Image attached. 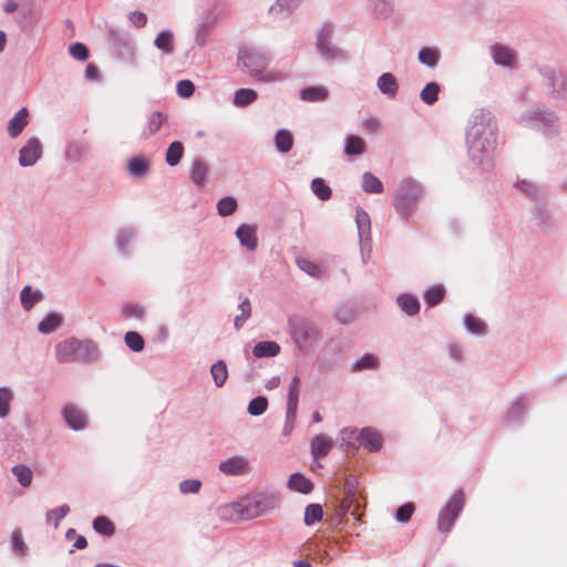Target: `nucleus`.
Returning a JSON list of instances; mask_svg holds the SVG:
<instances>
[{
  "label": "nucleus",
  "instance_id": "nucleus-1",
  "mask_svg": "<svg viewBox=\"0 0 567 567\" xmlns=\"http://www.w3.org/2000/svg\"><path fill=\"white\" fill-rule=\"evenodd\" d=\"M497 123L485 109L475 110L466 125L465 142L470 161L482 171L493 167L492 154L497 146Z\"/></svg>",
  "mask_w": 567,
  "mask_h": 567
},
{
  "label": "nucleus",
  "instance_id": "nucleus-2",
  "mask_svg": "<svg viewBox=\"0 0 567 567\" xmlns=\"http://www.w3.org/2000/svg\"><path fill=\"white\" fill-rule=\"evenodd\" d=\"M54 355L59 363H89L99 360L100 349L92 340L69 338L55 344Z\"/></svg>",
  "mask_w": 567,
  "mask_h": 567
},
{
  "label": "nucleus",
  "instance_id": "nucleus-3",
  "mask_svg": "<svg viewBox=\"0 0 567 567\" xmlns=\"http://www.w3.org/2000/svg\"><path fill=\"white\" fill-rule=\"evenodd\" d=\"M424 190L419 181L413 177L403 178L395 190L393 206L396 213L408 219L415 210Z\"/></svg>",
  "mask_w": 567,
  "mask_h": 567
},
{
  "label": "nucleus",
  "instance_id": "nucleus-4",
  "mask_svg": "<svg viewBox=\"0 0 567 567\" xmlns=\"http://www.w3.org/2000/svg\"><path fill=\"white\" fill-rule=\"evenodd\" d=\"M518 123L525 127L536 130L547 137L555 136L559 132L558 116L548 109L526 110L519 115Z\"/></svg>",
  "mask_w": 567,
  "mask_h": 567
},
{
  "label": "nucleus",
  "instance_id": "nucleus-5",
  "mask_svg": "<svg viewBox=\"0 0 567 567\" xmlns=\"http://www.w3.org/2000/svg\"><path fill=\"white\" fill-rule=\"evenodd\" d=\"M540 85L548 97L567 101V71L557 66L542 64L536 68Z\"/></svg>",
  "mask_w": 567,
  "mask_h": 567
},
{
  "label": "nucleus",
  "instance_id": "nucleus-6",
  "mask_svg": "<svg viewBox=\"0 0 567 567\" xmlns=\"http://www.w3.org/2000/svg\"><path fill=\"white\" fill-rule=\"evenodd\" d=\"M279 506L280 498L276 494H257L237 503L236 512L241 519L248 520L275 511Z\"/></svg>",
  "mask_w": 567,
  "mask_h": 567
},
{
  "label": "nucleus",
  "instance_id": "nucleus-7",
  "mask_svg": "<svg viewBox=\"0 0 567 567\" xmlns=\"http://www.w3.org/2000/svg\"><path fill=\"white\" fill-rule=\"evenodd\" d=\"M291 338L301 351H309L319 340L320 329L310 319H296L290 323Z\"/></svg>",
  "mask_w": 567,
  "mask_h": 567
},
{
  "label": "nucleus",
  "instance_id": "nucleus-8",
  "mask_svg": "<svg viewBox=\"0 0 567 567\" xmlns=\"http://www.w3.org/2000/svg\"><path fill=\"white\" fill-rule=\"evenodd\" d=\"M270 60L268 53L262 50L243 48L238 51L237 65L256 80L261 71L268 68Z\"/></svg>",
  "mask_w": 567,
  "mask_h": 567
},
{
  "label": "nucleus",
  "instance_id": "nucleus-9",
  "mask_svg": "<svg viewBox=\"0 0 567 567\" xmlns=\"http://www.w3.org/2000/svg\"><path fill=\"white\" fill-rule=\"evenodd\" d=\"M464 505V492L462 489L455 491L439 514L437 529L442 533H449L462 513Z\"/></svg>",
  "mask_w": 567,
  "mask_h": 567
},
{
  "label": "nucleus",
  "instance_id": "nucleus-10",
  "mask_svg": "<svg viewBox=\"0 0 567 567\" xmlns=\"http://www.w3.org/2000/svg\"><path fill=\"white\" fill-rule=\"evenodd\" d=\"M301 380L293 375L290 380L287 393L286 420L282 429V435L289 436L295 427L299 404Z\"/></svg>",
  "mask_w": 567,
  "mask_h": 567
},
{
  "label": "nucleus",
  "instance_id": "nucleus-11",
  "mask_svg": "<svg viewBox=\"0 0 567 567\" xmlns=\"http://www.w3.org/2000/svg\"><path fill=\"white\" fill-rule=\"evenodd\" d=\"M316 47L321 56L328 61H346L349 56L344 50L336 47L331 42V30L329 27H324L319 31Z\"/></svg>",
  "mask_w": 567,
  "mask_h": 567
},
{
  "label": "nucleus",
  "instance_id": "nucleus-12",
  "mask_svg": "<svg viewBox=\"0 0 567 567\" xmlns=\"http://www.w3.org/2000/svg\"><path fill=\"white\" fill-rule=\"evenodd\" d=\"M62 417L66 425L75 431H83L87 426L86 413L75 404L68 403L61 410Z\"/></svg>",
  "mask_w": 567,
  "mask_h": 567
},
{
  "label": "nucleus",
  "instance_id": "nucleus-13",
  "mask_svg": "<svg viewBox=\"0 0 567 567\" xmlns=\"http://www.w3.org/2000/svg\"><path fill=\"white\" fill-rule=\"evenodd\" d=\"M43 147L38 137L28 140L24 146L19 151V164L22 167L33 166L42 156Z\"/></svg>",
  "mask_w": 567,
  "mask_h": 567
},
{
  "label": "nucleus",
  "instance_id": "nucleus-14",
  "mask_svg": "<svg viewBox=\"0 0 567 567\" xmlns=\"http://www.w3.org/2000/svg\"><path fill=\"white\" fill-rule=\"evenodd\" d=\"M217 21L216 13L207 9L205 10L195 27V43L203 48L208 43L209 32L208 29L212 28Z\"/></svg>",
  "mask_w": 567,
  "mask_h": 567
},
{
  "label": "nucleus",
  "instance_id": "nucleus-15",
  "mask_svg": "<svg viewBox=\"0 0 567 567\" xmlns=\"http://www.w3.org/2000/svg\"><path fill=\"white\" fill-rule=\"evenodd\" d=\"M532 218L535 225L544 233H549L556 227V219L551 210L545 204H535L532 208Z\"/></svg>",
  "mask_w": 567,
  "mask_h": 567
},
{
  "label": "nucleus",
  "instance_id": "nucleus-16",
  "mask_svg": "<svg viewBox=\"0 0 567 567\" xmlns=\"http://www.w3.org/2000/svg\"><path fill=\"white\" fill-rule=\"evenodd\" d=\"M355 224L360 241L361 255L371 241V220L369 214L361 207L355 209Z\"/></svg>",
  "mask_w": 567,
  "mask_h": 567
},
{
  "label": "nucleus",
  "instance_id": "nucleus-17",
  "mask_svg": "<svg viewBox=\"0 0 567 567\" xmlns=\"http://www.w3.org/2000/svg\"><path fill=\"white\" fill-rule=\"evenodd\" d=\"M250 462L244 455H235L219 463L218 470L230 476L244 475L249 471Z\"/></svg>",
  "mask_w": 567,
  "mask_h": 567
},
{
  "label": "nucleus",
  "instance_id": "nucleus-18",
  "mask_svg": "<svg viewBox=\"0 0 567 567\" xmlns=\"http://www.w3.org/2000/svg\"><path fill=\"white\" fill-rule=\"evenodd\" d=\"M358 442L369 452H379L383 446V439L381 433L370 426L363 427L359 432Z\"/></svg>",
  "mask_w": 567,
  "mask_h": 567
},
{
  "label": "nucleus",
  "instance_id": "nucleus-19",
  "mask_svg": "<svg viewBox=\"0 0 567 567\" xmlns=\"http://www.w3.org/2000/svg\"><path fill=\"white\" fill-rule=\"evenodd\" d=\"M137 237V229L127 227L118 230L116 234V248L123 256H128L132 251V244Z\"/></svg>",
  "mask_w": 567,
  "mask_h": 567
},
{
  "label": "nucleus",
  "instance_id": "nucleus-20",
  "mask_svg": "<svg viewBox=\"0 0 567 567\" xmlns=\"http://www.w3.org/2000/svg\"><path fill=\"white\" fill-rule=\"evenodd\" d=\"M236 237L240 245L249 251L256 250L258 246V239L256 235V228L248 224H241L236 229Z\"/></svg>",
  "mask_w": 567,
  "mask_h": 567
},
{
  "label": "nucleus",
  "instance_id": "nucleus-21",
  "mask_svg": "<svg viewBox=\"0 0 567 567\" xmlns=\"http://www.w3.org/2000/svg\"><path fill=\"white\" fill-rule=\"evenodd\" d=\"M333 446L332 440L324 435V434H318L316 435L310 443V452L312 458L319 460L321 457H324L329 454Z\"/></svg>",
  "mask_w": 567,
  "mask_h": 567
},
{
  "label": "nucleus",
  "instance_id": "nucleus-22",
  "mask_svg": "<svg viewBox=\"0 0 567 567\" xmlns=\"http://www.w3.org/2000/svg\"><path fill=\"white\" fill-rule=\"evenodd\" d=\"M28 115H29L28 109L22 107L9 121L7 131H8V135L11 138H16L22 133L24 127L28 125V120H27Z\"/></svg>",
  "mask_w": 567,
  "mask_h": 567
},
{
  "label": "nucleus",
  "instance_id": "nucleus-23",
  "mask_svg": "<svg viewBox=\"0 0 567 567\" xmlns=\"http://www.w3.org/2000/svg\"><path fill=\"white\" fill-rule=\"evenodd\" d=\"M287 487L293 492L307 495L312 492L313 484L302 473L297 472L289 476Z\"/></svg>",
  "mask_w": 567,
  "mask_h": 567
},
{
  "label": "nucleus",
  "instance_id": "nucleus-24",
  "mask_svg": "<svg viewBox=\"0 0 567 567\" xmlns=\"http://www.w3.org/2000/svg\"><path fill=\"white\" fill-rule=\"evenodd\" d=\"M492 55L494 62L503 66H513L516 61L515 53L511 49L502 44L493 45Z\"/></svg>",
  "mask_w": 567,
  "mask_h": 567
},
{
  "label": "nucleus",
  "instance_id": "nucleus-25",
  "mask_svg": "<svg viewBox=\"0 0 567 567\" xmlns=\"http://www.w3.org/2000/svg\"><path fill=\"white\" fill-rule=\"evenodd\" d=\"M377 86L380 92L389 97H394L399 90V84L395 76L392 73H383L377 81Z\"/></svg>",
  "mask_w": 567,
  "mask_h": 567
},
{
  "label": "nucleus",
  "instance_id": "nucleus-26",
  "mask_svg": "<svg viewBox=\"0 0 567 567\" xmlns=\"http://www.w3.org/2000/svg\"><path fill=\"white\" fill-rule=\"evenodd\" d=\"M280 346L276 341H260L252 347L255 358H274L280 353Z\"/></svg>",
  "mask_w": 567,
  "mask_h": 567
},
{
  "label": "nucleus",
  "instance_id": "nucleus-27",
  "mask_svg": "<svg viewBox=\"0 0 567 567\" xmlns=\"http://www.w3.org/2000/svg\"><path fill=\"white\" fill-rule=\"evenodd\" d=\"M208 175V166L205 161L197 157L193 161L190 169V179L198 187H204Z\"/></svg>",
  "mask_w": 567,
  "mask_h": 567
},
{
  "label": "nucleus",
  "instance_id": "nucleus-28",
  "mask_svg": "<svg viewBox=\"0 0 567 567\" xmlns=\"http://www.w3.org/2000/svg\"><path fill=\"white\" fill-rule=\"evenodd\" d=\"M63 322V317L58 312H49L39 323L38 331L42 334H50L56 331Z\"/></svg>",
  "mask_w": 567,
  "mask_h": 567
},
{
  "label": "nucleus",
  "instance_id": "nucleus-29",
  "mask_svg": "<svg viewBox=\"0 0 567 567\" xmlns=\"http://www.w3.org/2000/svg\"><path fill=\"white\" fill-rule=\"evenodd\" d=\"M441 59V52L437 48L423 47L417 53V60L421 64L429 69L437 66Z\"/></svg>",
  "mask_w": 567,
  "mask_h": 567
},
{
  "label": "nucleus",
  "instance_id": "nucleus-30",
  "mask_svg": "<svg viewBox=\"0 0 567 567\" xmlns=\"http://www.w3.org/2000/svg\"><path fill=\"white\" fill-rule=\"evenodd\" d=\"M43 299L40 290H33L31 286H25L20 292L21 306L25 311H30L35 303Z\"/></svg>",
  "mask_w": 567,
  "mask_h": 567
},
{
  "label": "nucleus",
  "instance_id": "nucleus-31",
  "mask_svg": "<svg viewBox=\"0 0 567 567\" xmlns=\"http://www.w3.org/2000/svg\"><path fill=\"white\" fill-rule=\"evenodd\" d=\"M127 171L131 176L142 178L150 171V162L144 156H134L127 163Z\"/></svg>",
  "mask_w": 567,
  "mask_h": 567
},
{
  "label": "nucleus",
  "instance_id": "nucleus-32",
  "mask_svg": "<svg viewBox=\"0 0 567 567\" xmlns=\"http://www.w3.org/2000/svg\"><path fill=\"white\" fill-rule=\"evenodd\" d=\"M367 146L363 138L358 135L349 134L344 138V153L349 156L362 155Z\"/></svg>",
  "mask_w": 567,
  "mask_h": 567
},
{
  "label": "nucleus",
  "instance_id": "nucleus-33",
  "mask_svg": "<svg viewBox=\"0 0 567 567\" xmlns=\"http://www.w3.org/2000/svg\"><path fill=\"white\" fill-rule=\"evenodd\" d=\"M396 302L401 310L410 317L415 316L420 311L419 299L413 295L401 293L396 298Z\"/></svg>",
  "mask_w": 567,
  "mask_h": 567
},
{
  "label": "nucleus",
  "instance_id": "nucleus-34",
  "mask_svg": "<svg viewBox=\"0 0 567 567\" xmlns=\"http://www.w3.org/2000/svg\"><path fill=\"white\" fill-rule=\"evenodd\" d=\"M154 45L164 54L174 52V34L171 30H162L154 40Z\"/></svg>",
  "mask_w": 567,
  "mask_h": 567
},
{
  "label": "nucleus",
  "instance_id": "nucleus-35",
  "mask_svg": "<svg viewBox=\"0 0 567 567\" xmlns=\"http://www.w3.org/2000/svg\"><path fill=\"white\" fill-rule=\"evenodd\" d=\"M379 365L380 361L377 355L372 353H365L351 364V371L360 372L364 370H377Z\"/></svg>",
  "mask_w": 567,
  "mask_h": 567
},
{
  "label": "nucleus",
  "instance_id": "nucleus-36",
  "mask_svg": "<svg viewBox=\"0 0 567 567\" xmlns=\"http://www.w3.org/2000/svg\"><path fill=\"white\" fill-rule=\"evenodd\" d=\"M275 145L278 152L288 153L293 146V136L290 131L280 128L275 134Z\"/></svg>",
  "mask_w": 567,
  "mask_h": 567
},
{
  "label": "nucleus",
  "instance_id": "nucleus-37",
  "mask_svg": "<svg viewBox=\"0 0 567 567\" xmlns=\"http://www.w3.org/2000/svg\"><path fill=\"white\" fill-rule=\"evenodd\" d=\"M258 99V93L252 89H239L234 94L233 103L236 107H246Z\"/></svg>",
  "mask_w": 567,
  "mask_h": 567
},
{
  "label": "nucleus",
  "instance_id": "nucleus-38",
  "mask_svg": "<svg viewBox=\"0 0 567 567\" xmlns=\"http://www.w3.org/2000/svg\"><path fill=\"white\" fill-rule=\"evenodd\" d=\"M362 189L368 194H381L384 189L382 182L372 173L362 175Z\"/></svg>",
  "mask_w": 567,
  "mask_h": 567
},
{
  "label": "nucleus",
  "instance_id": "nucleus-39",
  "mask_svg": "<svg viewBox=\"0 0 567 567\" xmlns=\"http://www.w3.org/2000/svg\"><path fill=\"white\" fill-rule=\"evenodd\" d=\"M212 378L217 388H221L228 378V370L224 360H218L210 367Z\"/></svg>",
  "mask_w": 567,
  "mask_h": 567
},
{
  "label": "nucleus",
  "instance_id": "nucleus-40",
  "mask_svg": "<svg viewBox=\"0 0 567 567\" xmlns=\"http://www.w3.org/2000/svg\"><path fill=\"white\" fill-rule=\"evenodd\" d=\"M444 296L445 289L442 285L431 286L423 293L424 301L429 307L437 306L443 300Z\"/></svg>",
  "mask_w": 567,
  "mask_h": 567
},
{
  "label": "nucleus",
  "instance_id": "nucleus-41",
  "mask_svg": "<svg viewBox=\"0 0 567 567\" xmlns=\"http://www.w3.org/2000/svg\"><path fill=\"white\" fill-rule=\"evenodd\" d=\"M328 96V91L320 86H308L300 91V97L307 102L324 101Z\"/></svg>",
  "mask_w": 567,
  "mask_h": 567
},
{
  "label": "nucleus",
  "instance_id": "nucleus-42",
  "mask_svg": "<svg viewBox=\"0 0 567 567\" xmlns=\"http://www.w3.org/2000/svg\"><path fill=\"white\" fill-rule=\"evenodd\" d=\"M464 326L465 329L475 336H484L486 333V324L478 318L474 317L472 313H466L464 316Z\"/></svg>",
  "mask_w": 567,
  "mask_h": 567
},
{
  "label": "nucleus",
  "instance_id": "nucleus-43",
  "mask_svg": "<svg viewBox=\"0 0 567 567\" xmlns=\"http://www.w3.org/2000/svg\"><path fill=\"white\" fill-rule=\"evenodd\" d=\"M183 154H184V145L182 142L175 141L173 143H171L166 151V157H165L166 163L169 166H176L181 162Z\"/></svg>",
  "mask_w": 567,
  "mask_h": 567
},
{
  "label": "nucleus",
  "instance_id": "nucleus-44",
  "mask_svg": "<svg viewBox=\"0 0 567 567\" xmlns=\"http://www.w3.org/2000/svg\"><path fill=\"white\" fill-rule=\"evenodd\" d=\"M516 187L535 200L543 198L545 195V192L542 187L526 179L517 182Z\"/></svg>",
  "mask_w": 567,
  "mask_h": 567
},
{
  "label": "nucleus",
  "instance_id": "nucleus-45",
  "mask_svg": "<svg viewBox=\"0 0 567 567\" xmlns=\"http://www.w3.org/2000/svg\"><path fill=\"white\" fill-rule=\"evenodd\" d=\"M287 79L288 74L284 71L264 69L261 74L256 78V81L261 83H280Z\"/></svg>",
  "mask_w": 567,
  "mask_h": 567
},
{
  "label": "nucleus",
  "instance_id": "nucleus-46",
  "mask_svg": "<svg viewBox=\"0 0 567 567\" xmlns=\"http://www.w3.org/2000/svg\"><path fill=\"white\" fill-rule=\"evenodd\" d=\"M13 398L14 393L10 386L0 388V419H6L10 414V404Z\"/></svg>",
  "mask_w": 567,
  "mask_h": 567
},
{
  "label": "nucleus",
  "instance_id": "nucleus-47",
  "mask_svg": "<svg viewBox=\"0 0 567 567\" xmlns=\"http://www.w3.org/2000/svg\"><path fill=\"white\" fill-rule=\"evenodd\" d=\"M296 265L301 271L313 278H320L324 274L323 269L318 264L305 258H298Z\"/></svg>",
  "mask_w": 567,
  "mask_h": 567
},
{
  "label": "nucleus",
  "instance_id": "nucleus-48",
  "mask_svg": "<svg viewBox=\"0 0 567 567\" xmlns=\"http://www.w3.org/2000/svg\"><path fill=\"white\" fill-rule=\"evenodd\" d=\"M94 530L103 536H112L115 533L114 524L105 516H97L93 519Z\"/></svg>",
  "mask_w": 567,
  "mask_h": 567
},
{
  "label": "nucleus",
  "instance_id": "nucleus-49",
  "mask_svg": "<svg viewBox=\"0 0 567 567\" xmlns=\"http://www.w3.org/2000/svg\"><path fill=\"white\" fill-rule=\"evenodd\" d=\"M440 85L436 82H429L421 91V100L427 104L433 105L439 100Z\"/></svg>",
  "mask_w": 567,
  "mask_h": 567
},
{
  "label": "nucleus",
  "instance_id": "nucleus-50",
  "mask_svg": "<svg viewBox=\"0 0 567 567\" xmlns=\"http://www.w3.org/2000/svg\"><path fill=\"white\" fill-rule=\"evenodd\" d=\"M70 513V506L63 504L59 507L50 509L45 514L47 524H53L55 528L59 527L60 522Z\"/></svg>",
  "mask_w": 567,
  "mask_h": 567
},
{
  "label": "nucleus",
  "instance_id": "nucleus-51",
  "mask_svg": "<svg viewBox=\"0 0 567 567\" xmlns=\"http://www.w3.org/2000/svg\"><path fill=\"white\" fill-rule=\"evenodd\" d=\"M311 190L320 200H328L332 195L330 186L327 185L324 179L321 177H316L312 179Z\"/></svg>",
  "mask_w": 567,
  "mask_h": 567
},
{
  "label": "nucleus",
  "instance_id": "nucleus-52",
  "mask_svg": "<svg viewBox=\"0 0 567 567\" xmlns=\"http://www.w3.org/2000/svg\"><path fill=\"white\" fill-rule=\"evenodd\" d=\"M323 509L320 504H309L305 509L303 522L307 526H311L322 519Z\"/></svg>",
  "mask_w": 567,
  "mask_h": 567
},
{
  "label": "nucleus",
  "instance_id": "nucleus-53",
  "mask_svg": "<svg viewBox=\"0 0 567 567\" xmlns=\"http://www.w3.org/2000/svg\"><path fill=\"white\" fill-rule=\"evenodd\" d=\"M237 209V200L233 196H225L217 203V212L220 216L227 217Z\"/></svg>",
  "mask_w": 567,
  "mask_h": 567
},
{
  "label": "nucleus",
  "instance_id": "nucleus-54",
  "mask_svg": "<svg viewBox=\"0 0 567 567\" xmlns=\"http://www.w3.org/2000/svg\"><path fill=\"white\" fill-rule=\"evenodd\" d=\"M268 400L266 396H256L254 398L247 406V412L252 416H259L267 411Z\"/></svg>",
  "mask_w": 567,
  "mask_h": 567
},
{
  "label": "nucleus",
  "instance_id": "nucleus-55",
  "mask_svg": "<svg viewBox=\"0 0 567 567\" xmlns=\"http://www.w3.org/2000/svg\"><path fill=\"white\" fill-rule=\"evenodd\" d=\"M12 473L14 474L21 486L28 487L31 484L33 475L32 471L27 465H14L12 467Z\"/></svg>",
  "mask_w": 567,
  "mask_h": 567
},
{
  "label": "nucleus",
  "instance_id": "nucleus-56",
  "mask_svg": "<svg viewBox=\"0 0 567 567\" xmlns=\"http://www.w3.org/2000/svg\"><path fill=\"white\" fill-rule=\"evenodd\" d=\"M124 341L126 347L134 352H141L145 346L143 337L136 331L126 332L124 336Z\"/></svg>",
  "mask_w": 567,
  "mask_h": 567
},
{
  "label": "nucleus",
  "instance_id": "nucleus-57",
  "mask_svg": "<svg viewBox=\"0 0 567 567\" xmlns=\"http://www.w3.org/2000/svg\"><path fill=\"white\" fill-rule=\"evenodd\" d=\"M10 542H11L12 550L18 556H24L27 554L28 546L23 539V536H22V533L20 529H14L11 533Z\"/></svg>",
  "mask_w": 567,
  "mask_h": 567
},
{
  "label": "nucleus",
  "instance_id": "nucleus-58",
  "mask_svg": "<svg viewBox=\"0 0 567 567\" xmlns=\"http://www.w3.org/2000/svg\"><path fill=\"white\" fill-rule=\"evenodd\" d=\"M526 412V408L522 401H516L513 403L511 409L506 414V421L508 423H516L520 421Z\"/></svg>",
  "mask_w": 567,
  "mask_h": 567
},
{
  "label": "nucleus",
  "instance_id": "nucleus-59",
  "mask_svg": "<svg viewBox=\"0 0 567 567\" xmlns=\"http://www.w3.org/2000/svg\"><path fill=\"white\" fill-rule=\"evenodd\" d=\"M302 0H277L274 6L270 7V12H292L298 8Z\"/></svg>",
  "mask_w": 567,
  "mask_h": 567
},
{
  "label": "nucleus",
  "instance_id": "nucleus-60",
  "mask_svg": "<svg viewBox=\"0 0 567 567\" xmlns=\"http://www.w3.org/2000/svg\"><path fill=\"white\" fill-rule=\"evenodd\" d=\"M415 511L413 503H405L396 508L395 519L402 524L408 523Z\"/></svg>",
  "mask_w": 567,
  "mask_h": 567
},
{
  "label": "nucleus",
  "instance_id": "nucleus-61",
  "mask_svg": "<svg viewBox=\"0 0 567 567\" xmlns=\"http://www.w3.org/2000/svg\"><path fill=\"white\" fill-rule=\"evenodd\" d=\"M202 487V482L196 478L184 480L179 483V492L184 495L197 494Z\"/></svg>",
  "mask_w": 567,
  "mask_h": 567
},
{
  "label": "nucleus",
  "instance_id": "nucleus-62",
  "mask_svg": "<svg viewBox=\"0 0 567 567\" xmlns=\"http://www.w3.org/2000/svg\"><path fill=\"white\" fill-rule=\"evenodd\" d=\"M70 54L79 61H85L89 59V49L81 42H75L69 48Z\"/></svg>",
  "mask_w": 567,
  "mask_h": 567
},
{
  "label": "nucleus",
  "instance_id": "nucleus-63",
  "mask_svg": "<svg viewBox=\"0 0 567 567\" xmlns=\"http://www.w3.org/2000/svg\"><path fill=\"white\" fill-rule=\"evenodd\" d=\"M195 85L190 80H181L176 85V92L181 97L187 99L194 94Z\"/></svg>",
  "mask_w": 567,
  "mask_h": 567
},
{
  "label": "nucleus",
  "instance_id": "nucleus-64",
  "mask_svg": "<svg viewBox=\"0 0 567 567\" xmlns=\"http://www.w3.org/2000/svg\"><path fill=\"white\" fill-rule=\"evenodd\" d=\"M123 313L127 317L143 319L145 316V308L138 303H128L123 307Z\"/></svg>",
  "mask_w": 567,
  "mask_h": 567
}]
</instances>
